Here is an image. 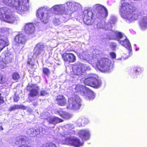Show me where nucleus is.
Here are the masks:
<instances>
[{
    "instance_id": "f257e3e1",
    "label": "nucleus",
    "mask_w": 147,
    "mask_h": 147,
    "mask_svg": "<svg viewBox=\"0 0 147 147\" xmlns=\"http://www.w3.org/2000/svg\"><path fill=\"white\" fill-rule=\"evenodd\" d=\"M108 15V11L105 7L100 4H96L94 6L93 11L88 9L84 11L83 13V21L86 25H91L93 24L95 18L99 19L100 21L96 24L98 29L111 30V25L110 24L109 27H108V24L105 25V22L102 20L106 18Z\"/></svg>"
},
{
    "instance_id": "f03ea898",
    "label": "nucleus",
    "mask_w": 147,
    "mask_h": 147,
    "mask_svg": "<svg viewBox=\"0 0 147 147\" xmlns=\"http://www.w3.org/2000/svg\"><path fill=\"white\" fill-rule=\"evenodd\" d=\"M73 127L71 125H65L63 129V131L60 134L59 138L57 141L60 143L62 144L71 145L76 147H79L82 145V143L80 142L79 139L76 137H67L68 135H71L75 133L73 130Z\"/></svg>"
},
{
    "instance_id": "7ed1b4c3",
    "label": "nucleus",
    "mask_w": 147,
    "mask_h": 147,
    "mask_svg": "<svg viewBox=\"0 0 147 147\" xmlns=\"http://www.w3.org/2000/svg\"><path fill=\"white\" fill-rule=\"evenodd\" d=\"M122 6L120 8V12L122 17L128 23L132 22L137 19L138 14V10L133 3L121 0Z\"/></svg>"
},
{
    "instance_id": "20e7f679",
    "label": "nucleus",
    "mask_w": 147,
    "mask_h": 147,
    "mask_svg": "<svg viewBox=\"0 0 147 147\" xmlns=\"http://www.w3.org/2000/svg\"><path fill=\"white\" fill-rule=\"evenodd\" d=\"M56 101L57 104L61 106L65 105L68 109L77 110L79 109L81 106V100L77 95L68 99L69 105L66 103L67 100L62 95L57 96Z\"/></svg>"
},
{
    "instance_id": "39448f33",
    "label": "nucleus",
    "mask_w": 147,
    "mask_h": 147,
    "mask_svg": "<svg viewBox=\"0 0 147 147\" xmlns=\"http://www.w3.org/2000/svg\"><path fill=\"white\" fill-rule=\"evenodd\" d=\"M28 1L29 0H2V3L21 13L28 10Z\"/></svg>"
},
{
    "instance_id": "423d86ee",
    "label": "nucleus",
    "mask_w": 147,
    "mask_h": 147,
    "mask_svg": "<svg viewBox=\"0 0 147 147\" xmlns=\"http://www.w3.org/2000/svg\"><path fill=\"white\" fill-rule=\"evenodd\" d=\"M111 32V34L110 35V39L117 40L121 45L129 50V56H127L126 58H127L130 56L132 54V48L131 44L126 37L120 32L112 30Z\"/></svg>"
},
{
    "instance_id": "0eeeda50",
    "label": "nucleus",
    "mask_w": 147,
    "mask_h": 147,
    "mask_svg": "<svg viewBox=\"0 0 147 147\" xmlns=\"http://www.w3.org/2000/svg\"><path fill=\"white\" fill-rule=\"evenodd\" d=\"M0 19L10 23L15 22L16 20L15 15L7 7H3L0 8Z\"/></svg>"
},
{
    "instance_id": "6e6552de",
    "label": "nucleus",
    "mask_w": 147,
    "mask_h": 147,
    "mask_svg": "<svg viewBox=\"0 0 147 147\" xmlns=\"http://www.w3.org/2000/svg\"><path fill=\"white\" fill-rule=\"evenodd\" d=\"M110 61L108 59L103 58L97 61L96 65L97 68L104 72H109L113 68Z\"/></svg>"
},
{
    "instance_id": "1a4fd4ad",
    "label": "nucleus",
    "mask_w": 147,
    "mask_h": 147,
    "mask_svg": "<svg viewBox=\"0 0 147 147\" xmlns=\"http://www.w3.org/2000/svg\"><path fill=\"white\" fill-rule=\"evenodd\" d=\"M101 53V51L95 49L92 51V55H90L88 52L84 51L80 55V57L81 59L86 61L89 63L92 64L93 62L96 63V60Z\"/></svg>"
},
{
    "instance_id": "9d476101",
    "label": "nucleus",
    "mask_w": 147,
    "mask_h": 147,
    "mask_svg": "<svg viewBox=\"0 0 147 147\" xmlns=\"http://www.w3.org/2000/svg\"><path fill=\"white\" fill-rule=\"evenodd\" d=\"M50 11V8L47 7H41L38 9L36 16L41 22L44 24H46L49 21Z\"/></svg>"
},
{
    "instance_id": "9b49d317",
    "label": "nucleus",
    "mask_w": 147,
    "mask_h": 147,
    "mask_svg": "<svg viewBox=\"0 0 147 147\" xmlns=\"http://www.w3.org/2000/svg\"><path fill=\"white\" fill-rule=\"evenodd\" d=\"M98 76L94 74H89L88 77L84 80V83L86 85L94 87H100L101 84V80L97 79Z\"/></svg>"
},
{
    "instance_id": "f8f14e48",
    "label": "nucleus",
    "mask_w": 147,
    "mask_h": 147,
    "mask_svg": "<svg viewBox=\"0 0 147 147\" xmlns=\"http://www.w3.org/2000/svg\"><path fill=\"white\" fill-rule=\"evenodd\" d=\"M90 70V68L87 65L78 62L73 67V72L76 75L82 74L86 70Z\"/></svg>"
},
{
    "instance_id": "ddd939ff",
    "label": "nucleus",
    "mask_w": 147,
    "mask_h": 147,
    "mask_svg": "<svg viewBox=\"0 0 147 147\" xmlns=\"http://www.w3.org/2000/svg\"><path fill=\"white\" fill-rule=\"evenodd\" d=\"M65 4H66V15L69 18L71 13L80 9L82 8L80 4L76 2L68 1L65 3Z\"/></svg>"
},
{
    "instance_id": "4468645a",
    "label": "nucleus",
    "mask_w": 147,
    "mask_h": 147,
    "mask_svg": "<svg viewBox=\"0 0 147 147\" xmlns=\"http://www.w3.org/2000/svg\"><path fill=\"white\" fill-rule=\"evenodd\" d=\"M50 11L57 15L65 14L66 15V4L65 3L62 4L57 5L53 6L50 9Z\"/></svg>"
},
{
    "instance_id": "2eb2a0df",
    "label": "nucleus",
    "mask_w": 147,
    "mask_h": 147,
    "mask_svg": "<svg viewBox=\"0 0 147 147\" xmlns=\"http://www.w3.org/2000/svg\"><path fill=\"white\" fill-rule=\"evenodd\" d=\"M14 40L16 42L18 49H22L27 40L25 36L22 34H19L16 36Z\"/></svg>"
},
{
    "instance_id": "dca6fc26",
    "label": "nucleus",
    "mask_w": 147,
    "mask_h": 147,
    "mask_svg": "<svg viewBox=\"0 0 147 147\" xmlns=\"http://www.w3.org/2000/svg\"><path fill=\"white\" fill-rule=\"evenodd\" d=\"M47 47V46L42 43H38L34 48V55L37 57L43 54L46 51H48Z\"/></svg>"
},
{
    "instance_id": "f3484780",
    "label": "nucleus",
    "mask_w": 147,
    "mask_h": 147,
    "mask_svg": "<svg viewBox=\"0 0 147 147\" xmlns=\"http://www.w3.org/2000/svg\"><path fill=\"white\" fill-rule=\"evenodd\" d=\"M143 71V68L140 67L135 66L131 68L129 71V74L133 77L135 78Z\"/></svg>"
},
{
    "instance_id": "a211bd4d",
    "label": "nucleus",
    "mask_w": 147,
    "mask_h": 147,
    "mask_svg": "<svg viewBox=\"0 0 147 147\" xmlns=\"http://www.w3.org/2000/svg\"><path fill=\"white\" fill-rule=\"evenodd\" d=\"M78 136L83 140H87L90 138V132L88 129H82L78 131Z\"/></svg>"
},
{
    "instance_id": "6ab92c4d",
    "label": "nucleus",
    "mask_w": 147,
    "mask_h": 147,
    "mask_svg": "<svg viewBox=\"0 0 147 147\" xmlns=\"http://www.w3.org/2000/svg\"><path fill=\"white\" fill-rule=\"evenodd\" d=\"M24 30L28 34H31L34 33L35 29L34 24L32 23L26 24L24 27Z\"/></svg>"
},
{
    "instance_id": "aec40b11",
    "label": "nucleus",
    "mask_w": 147,
    "mask_h": 147,
    "mask_svg": "<svg viewBox=\"0 0 147 147\" xmlns=\"http://www.w3.org/2000/svg\"><path fill=\"white\" fill-rule=\"evenodd\" d=\"M62 59L65 61L72 62L76 60V57L74 55L71 53H65L62 55Z\"/></svg>"
},
{
    "instance_id": "412c9836",
    "label": "nucleus",
    "mask_w": 147,
    "mask_h": 147,
    "mask_svg": "<svg viewBox=\"0 0 147 147\" xmlns=\"http://www.w3.org/2000/svg\"><path fill=\"white\" fill-rule=\"evenodd\" d=\"M30 87H31L32 89L30 91V96L31 97H34L37 96L38 94V91L39 90L38 86L36 85H31L30 86H28L27 88V90H30Z\"/></svg>"
},
{
    "instance_id": "4be33fe9",
    "label": "nucleus",
    "mask_w": 147,
    "mask_h": 147,
    "mask_svg": "<svg viewBox=\"0 0 147 147\" xmlns=\"http://www.w3.org/2000/svg\"><path fill=\"white\" fill-rule=\"evenodd\" d=\"M83 95L86 99L90 100H92L94 98V95L93 92L88 88H87L85 91H84Z\"/></svg>"
},
{
    "instance_id": "5701e85b",
    "label": "nucleus",
    "mask_w": 147,
    "mask_h": 147,
    "mask_svg": "<svg viewBox=\"0 0 147 147\" xmlns=\"http://www.w3.org/2000/svg\"><path fill=\"white\" fill-rule=\"evenodd\" d=\"M50 123L55 124L57 123L61 122L63 120L56 117H49L47 118H45Z\"/></svg>"
},
{
    "instance_id": "b1692460",
    "label": "nucleus",
    "mask_w": 147,
    "mask_h": 147,
    "mask_svg": "<svg viewBox=\"0 0 147 147\" xmlns=\"http://www.w3.org/2000/svg\"><path fill=\"white\" fill-rule=\"evenodd\" d=\"M40 131L38 129L31 128L27 130L26 133L31 136H34L40 133Z\"/></svg>"
},
{
    "instance_id": "393cba45",
    "label": "nucleus",
    "mask_w": 147,
    "mask_h": 147,
    "mask_svg": "<svg viewBox=\"0 0 147 147\" xmlns=\"http://www.w3.org/2000/svg\"><path fill=\"white\" fill-rule=\"evenodd\" d=\"M69 18L67 17L66 18H61L60 19H55L53 21L54 24L55 26H57L63 22H65L69 19Z\"/></svg>"
},
{
    "instance_id": "a878e982",
    "label": "nucleus",
    "mask_w": 147,
    "mask_h": 147,
    "mask_svg": "<svg viewBox=\"0 0 147 147\" xmlns=\"http://www.w3.org/2000/svg\"><path fill=\"white\" fill-rule=\"evenodd\" d=\"M87 88V87L78 84L76 86L75 90L76 92L80 93L83 95Z\"/></svg>"
},
{
    "instance_id": "bb28decb",
    "label": "nucleus",
    "mask_w": 147,
    "mask_h": 147,
    "mask_svg": "<svg viewBox=\"0 0 147 147\" xmlns=\"http://www.w3.org/2000/svg\"><path fill=\"white\" fill-rule=\"evenodd\" d=\"M140 26L142 29H145L147 27V16L143 17L140 22Z\"/></svg>"
},
{
    "instance_id": "cd10ccee",
    "label": "nucleus",
    "mask_w": 147,
    "mask_h": 147,
    "mask_svg": "<svg viewBox=\"0 0 147 147\" xmlns=\"http://www.w3.org/2000/svg\"><path fill=\"white\" fill-rule=\"evenodd\" d=\"M3 54L5 55V57L3 60L5 61L7 63L10 62L12 59L13 55L9 53L5 54L3 53Z\"/></svg>"
},
{
    "instance_id": "c85d7f7f",
    "label": "nucleus",
    "mask_w": 147,
    "mask_h": 147,
    "mask_svg": "<svg viewBox=\"0 0 147 147\" xmlns=\"http://www.w3.org/2000/svg\"><path fill=\"white\" fill-rule=\"evenodd\" d=\"M58 113L61 117L66 119L70 118L72 116L71 114L61 111H59Z\"/></svg>"
},
{
    "instance_id": "c756f323",
    "label": "nucleus",
    "mask_w": 147,
    "mask_h": 147,
    "mask_svg": "<svg viewBox=\"0 0 147 147\" xmlns=\"http://www.w3.org/2000/svg\"><path fill=\"white\" fill-rule=\"evenodd\" d=\"M9 42L7 40H4L0 39V51H1L5 47L9 45Z\"/></svg>"
},
{
    "instance_id": "7c9ffc66",
    "label": "nucleus",
    "mask_w": 147,
    "mask_h": 147,
    "mask_svg": "<svg viewBox=\"0 0 147 147\" xmlns=\"http://www.w3.org/2000/svg\"><path fill=\"white\" fill-rule=\"evenodd\" d=\"M26 109V107L25 106L22 105H15L10 107L9 110L10 111H11L16 109Z\"/></svg>"
},
{
    "instance_id": "2f4dec72",
    "label": "nucleus",
    "mask_w": 147,
    "mask_h": 147,
    "mask_svg": "<svg viewBox=\"0 0 147 147\" xmlns=\"http://www.w3.org/2000/svg\"><path fill=\"white\" fill-rule=\"evenodd\" d=\"M116 21V18L115 16H111L110 18V19L107 23H105V25L106 24H109L107 26L108 27H109L110 24L111 25V29L113 26V25L114 24Z\"/></svg>"
},
{
    "instance_id": "473e14b6",
    "label": "nucleus",
    "mask_w": 147,
    "mask_h": 147,
    "mask_svg": "<svg viewBox=\"0 0 147 147\" xmlns=\"http://www.w3.org/2000/svg\"><path fill=\"white\" fill-rule=\"evenodd\" d=\"M12 78L14 80H17L20 78V76L17 73L14 72L12 74Z\"/></svg>"
},
{
    "instance_id": "72a5a7b5",
    "label": "nucleus",
    "mask_w": 147,
    "mask_h": 147,
    "mask_svg": "<svg viewBox=\"0 0 147 147\" xmlns=\"http://www.w3.org/2000/svg\"><path fill=\"white\" fill-rule=\"evenodd\" d=\"M3 34H8L11 32V29L8 28H3Z\"/></svg>"
},
{
    "instance_id": "f704fd0d",
    "label": "nucleus",
    "mask_w": 147,
    "mask_h": 147,
    "mask_svg": "<svg viewBox=\"0 0 147 147\" xmlns=\"http://www.w3.org/2000/svg\"><path fill=\"white\" fill-rule=\"evenodd\" d=\"M82 126H84L85 124H88L89 122V120L87 118H82Z\"/></svg>"
},
{
    "instance_id": "c9c22d12",
    "label": "nucleus",
    "mask_w": 147,
    "mask_h": 147,
    "mask_svg": "<svg viewBox=\"0 0 147 147\" xmlns=\"http://www.w3.org/2000/svg\"><path fill=\"white\" fill-rule=\"evenodd\" d=\"M71 30V27L67 26H65L63 27L62 31L63 32L69 31Z\"/></svg>"
},
{
    "instance_id": "e433bc0d",
    "label": "nucleus",
    "mask_w": 147,
    "mask_h": 147,
    "mask_svg": "<svg viewBox=\"0 0 147 147\" xmlns=\"http://www.w3.org/2000/svg\"><path fill=\"white\" fill-rule=\"evenodd\" d=\"M109 46L112 50H115L117 47V45L115 43L111 42L109 44Z\"/></svg>"
},
{
    "instance_id": "4c0bfd02",
    "label": "nucleus",
    "mask_w": 147,
    "mask_h": 147,
    "mask_svg": "<svg viewBox=\"0 0 147 147\" xmlns=\"http://www.w3.org/2000/svg\"><path fill=\"white\" fill-rule=\"evenodd\" d=\"M6 79L4 76H3L0 74V83L3 84L5 83Z\"/></svg>"
},
{
    "instance_id": "58836bf2",
    "label": "nucleus",
    "mask_w": 147,
    "mask_h": 147,
    "mask_svg": "<svg viewBox=\"0 0 147 147\" xmlns=\"http://www.w3.org/2000/svg\"><path fill=\"white\" fill-rule=\"evenodd\" d=\"M7 63L5 61L2 60L0 61V68L1 69L3 68L5 66L6 64Z\"/></svg>"
},
{
    "instance_id": "ea45409f",
    "label": "nucleus",
    "mask_w": 147,
    "mask_h": 147,
    "mask_svg": "<svg viewBox=\"0 0 147 147\" xmlns=\"http://www.w3.org/2000/svg\"><path fill=\"white\" fill-rule=\"evenodd\" d=\"M43 73L47 76L49 74L50 71L47 68H43Z\"/></svg>"
},
{
    "instance_id": "a19ab883",
    "label": "nucleus",
    "mask_w": 147,
    "mask_h": 147,
    "mask_svg": "<svg viewBox=\"0 0 147 147\" xmlns=\"http://www.w3.org/2000/svg\"><path fill=\"white\" fill-rule=\"evenodd\" d=\"M82 118H79L76 121V124L79 126H82Z\"/></svg>"
},
{
    "instance_id": "79ce46f5",
    "label": "nucleus",
    "mask_w": 147,
    "mask_h": 147,
    "mask_svg": "<svg viewBox=\"0 0 147 147\" xmlns=\"http://www.w3.org/2000/svg\"><path fill=\"white\" fill-rule=\"evenodd\" d=\"M43 147H57L55 144H46Z\"/></svg>"
},
{
    "instance_id": "37998d69",
    "label": "nucleus",
    "mask_w": 147,
    "mask_h": 147,
    "mask_svg": "<svg viewBox=\"0 0 147 147\" xmlns=\"http://www.w3.org/2000/svg\"><path fill=\"white\" fill-rule=\"evenodd\" d=\"M19 99V97L18 95L15 94L14 98L13 99L14 100L15 102H17Z\"/></svg>"
},
{
    "instance_id": "c03bdc74",
    "label": "nucleus",
    "mask_w": 147,
    "mask_h": 147,
    "mask_svg": "<svg viewBox=\"0 0 147 147\" xmlns=\"http://www.w3.org/2000/svg\"><path fill=\"white\" fill-rule=\"evenodd\" d=\"M110 55L111 57L113 59H115L116 58V55L115 53L113 52H112L110 53Z\"/></svg>"
},
{
    "instance_id": "a18cd8bd",
    "label": "nucleus",
    "mask_w": 147,
    "mask_h": 147,
    "mask_svg": "<svg viewBox=\"0 0 147 147\" xmlns=\"http://www.w3.org/2000/svg\"><path fill=\"white\" fill-rule=\"evenodd\" d=\"M40 94L42 96H45L47 94V93L45 91L42 90Z\"/></svg>"
},
{
    "instance_id": "49530a36",
    "label": "nucleus",
    "mask_w": 147,
    "mask_h": 147,
    "mask_svg": "<svg viewBox=\"0 0 147 147\" xmlns=\"http://www.w3.org/2000/svg\"><path fill=\"white\" fill-rule=\"evenodd\" d=\"M4 102L3 97L1 96V94L0 93V104L3 103Z\"/></svg>"
},
{
    "instance_id": "de8ad7c7",
    "label": "nucleus",
    "mask_w": 147,
    "mask_h": 147,
    "mask_svg": "<svg viewBox=\"0 0 147 147\" xmlns=\"http://www.w3.org/2000/svg\"><path fill=\"white\" fill-rule=\"evenodd\" d=\"M3 28H0V36L3 34Z\"/></svg>"
},
{
    "instance_id": "09e8293b",
    "label": "nucleus",
    "mask_w": 147,
    "mask_h": 147,
    "mask_svg": "<svg viewBox=\"0 0 147 147\" xmlns=\"http://www.w3.org/2000/svg\"><path fill=\"white\" fill-rule=\"evenodd\" d=\"M33 105L35 106H36L37 105V104L36 103H33Z\"/></svg>"
},
{
    "instance_id": "8fccbe9b",
    "label": "nucleus",
    "mask_w": 147,
    "mask_h": 147,
    "mask_svg": "<svg viewBox=\"0 0 147 147\" xmlns=\"http://www.w3.org/2000/svg\"><path fill=\"white\" fill-rule=\"evenodd\" d=\"M3 130V128L2 127L0 126V131H2Z\"/></svg>"
},
{
    "instance_id": "3c124183",
    "label": "nucleus",
    "mask_w": 147,
    "mask_h": 147,
    "mask_svg": "<svg viewBox=\"0 0 147 147\" xmlns=\"http://www.w3.org/2000/svg\"><path fill=\"white\" fill-rule=\"evenodd\" d=\"M139 50V48H136V51H138Z\"/></svg>"
}]
</instances>
